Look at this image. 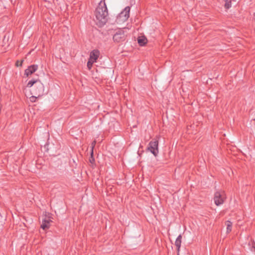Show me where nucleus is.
<instances>
[{"label":"nucleus","instance_id":"412c9836","mask_svg":"<svg viewBox=\"0 0 255 255\" xmlns=\"http://www.w3.org/2000/svg\"><path fill=\"white\" fill-rule=\"evenodd\" d=\"M35 98V97L32 96V97H31V99H34V98Z\"/></svg>","mask_w":255,"mask_h":255},{"label":"nucleus","instance_id":"6e6552de","mask_svg":"<svg viewBox=\"0 0 255 255\" xmlns=\"http://www.w3.org/2000/svg\"><path fill=\"white\" fill-rule=\"evenodd\" d=\"M129 11H130L129 6L126 7L124 10L120 13V16L122 17L124 15V20H127L129 16Z\"/></svg>","mask_w":255,"mask_h":255},{"label":"nucleus","instance_id":"f3484780","mask_svg":"<svg viewBox=\"0 0 255 255\" xmlns=\"http://www.w3.org/2000/svg\"><path fill=\"white\" fill-rule=\"evenodd\" d=\"M89 162L92 164H95V160L94 157H90Z\"/></svg>","mask_w":255,"mask_h":255},{"label":"nucleus","instance_id":"9d476101","mask_svg":"<svg viewBox=\"0 0 255 255\" xmlns=\"http://www.w3.org/2000/svg\"><path fill=\"white\" fill-rule=\"evenodd\" d=\"M50 220H44L42 221V224L41 225V228L43 230H46L48 229L50 226Z\"/></svg>","mask_w":255,"mask_h":255},{"label":"nucleus","instance_id":"ddd939ff","mask_svg":"<svg viewBox=\"0 0 255 255\" xmlns=\"http://www.w3.org/2000/svg\"><path fill=\"white\" fill-rule=\"evenodd\" d=\"M226 225L227 226V233H229L232 231V223L230 221L226 222Z\"/></svg>","mask_w":255,"mask_h":255},{"label":"nucleus","instance_id":"4468645a","mask_svg":"<svg viewBox=\"0 0 255 255\" xmlns=\"http://www.w3.org/2000/svg\"><path fill=\"white\" fill-rule=\"evenodd\" d=\"M224 6L226 9H229L232 6L231 0H226Z\"/></svg>","mask_w":255,"mask_h":255},{"label":"nucleus","instance_id":"a211bd4d","mask_svg":"<svg viewBox=\"0 0 255 255\" xmlns=\"http://www.w3.org/2000/svg\"><path fill=\"white\" fill-rule=\"evenodd\" d=\"M96 140H94L92 142V144H91V149H93L94 150V148L96 145Z\"/></svg>","mask_w":255,"mask_h":255},{"label":"nucleus","instance_id":"f257e3e1","mask_svg":"<svg viewBox=\"0 0 255 255\" xmlns=\"http://www.w3.org/2000/svg\"><path fill=\"white\" fill-rule=\"evenodd\" d=\"M97 20V24L99 27L103 26L108 21V11L105 1H101L95 11Z\"/></svg>","mask_w":255,"mask_h":255},{"label":"nucleus","instance_id":"20e7f679","mask_svg":"<svg viewBox=\"0 0 255 255\" xmlns=\"http://www.w3.org/2000/svg\"><path fill=\"white\" fill-rule=\"evenodd\" d=\"M225 197L224 192L217 191L215 193L214 200L217 206H219L224 203Z\"/></svg>","mask_w":255,"mask_h":255},{"label":"nucleus","instance_id":"423d86ee","mask_svg":"<svg viewBox=\"0 0 255 255\" xmlns=\"http://www.w3.org/2000/svg\"><path fill=\"white\" fill-rule=\"evenodd\" d=\"M37 65H31L28 67V68L24 71V75L26 77H28L29 75H32L38 69Z\"/></svg>","mask_w":255,"mask_h":255},{"label":"nucleus","instance_id":"5701e85b","mask_svg":"<svg viewBox=\"0 0 255 255\" xmlns=\"http://www.w3.org/2000/svg\"><path fill=\"white\" fill-rule=\"evenodd\" d=\"M33 100H34V99H32V100H31V101L33 102Z\"/></svg>","mask_w":255,"mask_h":255},{"label":"nucleus","instance_id":"2eb2a0df","mask_svg":"<svg viewBox=\"0 0 255 255\" xmlns=\"http://www.w3.org/2000/svg\"><path fill=\"white\" fill-rule=\"evenodd\" d=\"M94 63V62L93 61H92L90 59H89V60L87 62V67L89 70H90L92 68V67Z\"/></svg>","mask_w":255,"mask_h":255},{"label":"nucleus","instance_id":"b1692460","mask_svg":"<svg viewBox=\"0 0 255 255\" xmlns=\"http://www.w3.org/2000/svg\"><path fill=\"white\" fill-rule=\"evenodd\" d=\"M33 100H34V99H32V100H31V101L33 102Z\"/></svg>","mask_w":255,"mask_h":255},{"label":"nucleus","instance_id":"f03ea898","mask_svg":"<svg viewBox=\"0 0 255 255\" xmlns=\"http://www.w3.org/2000/svg\"><path fill=\"white\" fill-rule=\"evenodd\" d=\"M126 28L118 29L113 35V40L115 42L120 43L125 41L127 35L124 30Z\"/></svg>","mask_w":255,"mask_h":255},{"label":"nucleus","instance_id":"39448f33","mask_svg":"<svg viewBox=\"0 0 255 255\" xmlns=\"http://www.w3.org/2000/svg\"><path fill=\"white\" fill-rule=\"evenodd\" d=\"M44 89L43 84L39 81L33 88V92L35 95L39 97L43 94Z\"/></svg>","mask_w":255,"mask_h":255},{"label":"nucleus","instance_id":"1a4fd4ad","mask_svg":"<svg viewBox=\"0 0 255 255\" xmlns=\"http://www.w3.org/2000/svg\"><path fill=\"white\" fill-rule=\"evenodd\" d=\"M137 42L140 46H142L147 43V40L144 36H141L138 37Z\"/></svg>","mask_w":255,"mask_h":255},{"label":"nucleus","instance_id":"f8f14e48","mask_svg":"<svg viewBox=\"0 0 255 255\" xmlns=\"http://www.w3.org/2000/svg\"><path fill=\"white\" fill-rule=\"evenodd\" d=\"M40 80L38 79H32L28 82L27 87L30 88L32 87L34 84H36Z\"/></svg>","mask_w":255,"mask_h":255},{"label":"nucleus","instance_id":"4be33fe9","mask_svg":"<svg viewBox=\"0 0 255 255\" xmlns=\"http://www.w3.org/2000/svg\"><path fill=\"white\" fill-rule=\"evenodd\" d=\"M33 100H34V99H32V100H31V101L33 102Z\"/></svg>","mask_w":255,"mask_h":255},{"label":"nucleus","instance_id":"7ed1b4c3","mask_svg":"<svg viewBox=\"0 0 255 255\" xmlns=\"http://www.w3.org/2000/svg\"><path fill=\"white\" fill-rule=\"evenodd\" d=\"M147 149L149 150L155 156L158 153V141L154 139L150 141Z\"/></svg>","mask_w":255,"mask_h":255},{"label":"nucleus","instance_id":"6ab92c4d","mask_svg":"<svg viewBox=\"0 0 255 255\" xmlns=\"http://www.w3.org/2000/svg\"><path fill=\"white\" fill-rule=\"evenodd\" d=\"M90 157H94V151L93 149L91 150L90 151Z\"/></svg>","mask_w":255,"mask_h":255},{"label":"nucleus","instance_id":"dca6fc26","mask_svg":"<svg viewBox=\"0 0 255 255\" xmlns=\"http://www.w3.org/2000/svg\"><path fill=\"white\" fill-rule=\"evenodd\" d=\"M23 61H24V60H21V61L17 60L16 62H15V66L16 67L21 66Z\"/></svg>","mask_w":255,"mask_h":255},{"label":"nucleus","instance_id":"0eeeda50","mask_svg":"<svg viewBox=\"0 0 255 255\" xmlns=\"http://www.w3.org/2000/svg\"><path fill=\"white\" fill-rule=\"evenodd\" d=\"M99 51L98 50H94L90 52L89 59H90L92 61H93L94 62H96L97 60L99 58Z\"/></svg>","mask_w":255,"mask_h":255},{"label":"nucleus","instance_id":"aec40b11","mask_svg":"<svg viewBox=\"0 0 255 255\" xmlns=\"http://www.w3.org/2000/svg\"><path fill=\"white\" fill-rule=\"evenodd\" d=\"M254 18L255 19V12L254 13Z\"/></svg>","mask_w":255,"mask_h":255},{"label":"nucleus","instance_id":"9b49d317","mask_svg":"<svg viewBox=\"0 0 255 255\" xmlns=\"http://www.w3.org/2000/svg\"><path fill=\"white\" fill-rule=\"evenodd\" d=\"M181 239H182V236L181 235H179L178 237L177 238L175 242V245L177 247V251H179L180 248L181 247Z\"/></svg>","mask_w":255,"mask_h":255}]
</instances>
